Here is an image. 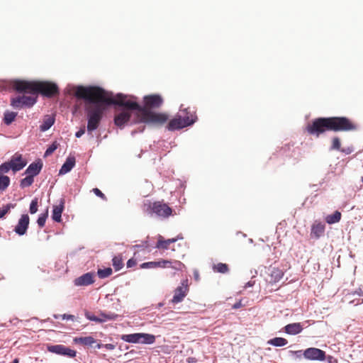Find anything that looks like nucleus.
Listing matches in <instances>:
<instances>
[{
    "label": "nucleus",
    "instance_id": "2eb2a0df",
    "mask_svg": "<svg viewBox=\"0 0 363 363\" xmlns=\"http://www.w3.org/2000/svg\"><path fill=\"white\" fill-rule=\"evenodd\" d=\"M325 224L319 222L314 223L311 227V236L315 239H318L325 232Z\"/></svg>",
    "mask_w": 363,
    "mask_h": 363
},
{
    "label": "nucleus",
    "instance_id": "9d476101",
    "mask_svg": "<svg viewBox=\"0 0 363 363\" xmlns=\"http://www.w3.org/2000/svg\"><path fill=\"white\" fill-rule=\"evenodd\" d=\"M163 100L158 94L145 96L144 97V103L146 110L147 108H158L162 104Z\"/></svg>",
    "mask_w": 363,
    "mask_h": 363
},
{
    "label": "nucleus",
    "instance_id": "c9c22d12",
    "mask_svg": "<svg viewBox=\"0 0 363 363\" xmlns=\"http://www.w3.org/2000/svg\"><path fill=\"white\" fill-rule=\"evenodd\" d=\"M58 147V144L57 142H54L52 143L46 150L45 154H44V157H48L49 155H50L51 154H52L55 150H57Z\"/></svg>",
    "mask_w": 363,
    "mask_h": 363
},
{
    "label": "nucleus",
    "instance_id": "b1692460",
    "mask_svg": "<svg viewBox=\"0 0 363 363\" xmlns=\"http://www.w3.org/2000/svg\"><path fill=\"white\" fill-rule=\"evenodd\" d=\"M267 343L274 347H283L288 344V341L284 337H274L269 340Z\"/></svg>",
    "mask_w": 363,
    "mask_h": 363
},
{
    "label": "nucleus",
    "instance_id": "9b49d317",
    "mask_svg": "<svg viewBox=\"0 0 363 363\" xmlns=\"http://www.w3.org/2000/svg\"><path fill=\"white\" fill-rule=\"evenodd\" d=\"M188 292V286L187 285H184L183 283L182 286H179L176 288L174 290V296L172 299V303L177 304L183 301L184 297L187 295Z\"/></svg>",
    "mask_w": 363,
    "mask_h": 363
},
{
    "label": "nucleus",
    "instance_id": "aec40b11",
    "mask_svg": "<svg viewBox=\"0 0 363 363\" xmlns=\"http://www.w3.org/2000/svg\"><path fill=\"white\" fill-rule=\"evenodd\" d=\"M55 123L54 116L46 115L43 121L42 124L40 125V130L42 132L47 131L49 130Z\"/></svg>",
    "mask_w": 363,
    "mask_h": 363
},
{
    "label": "nucleus",
    "instance_id": "bb28decb",
    "mask_svg": "<svg viewBox=\"0 0 363 363\" xmlns=\"http://www.w3.org/2000/svg\"><path fill=\"white\" fill-rule=\"evenodd\" d=\"M118 315L114 313H101L99 315L100 323L106 322V320H116L118 318Z\"/></svg>",
    "mask_w": 363,
    "mask_h": 363
},
{
    "label": "nucleus",
    "instance_id": "5701e85b",
    "mask_svg": "<svg viewBox=\"0 0 363 363\" xmlns=\"http://www.w3.org/2000/svg\"><path fill=\"white\" fill-rule=\"evenodd\" d=\"M177 240H178V238H171V239H167V240H163V238L161 235H160L156 247H157L159 249L162 248V249L167 250V249H168L169 245L170 244L175 242Z\"/></svg>",
    "mask_w": 363,
    "mask_h": 363
},
{
    "label": "nucleus",
    "instance_id": "cd10ccee",
    "mask_svg": "<svg viewBox=\"0 0 363 363\" xmlns=\"http://www.w3.org/2000/svg\"><path fill=\"white\" fill-rule=\"evenodd\" d=\"M284 276L283 272L278 268H273L271 272V277L273 281L277 282L282 279Z\"/></svg>",
    "mask_w": 363,
    "mask_h": 363
},
{
    "label": "nucleus",
    "instance_id": "4c0bfd02",
    "mask_svg": "<svg viewBox=\"0 0 363 363\" xmlns=\"http://www.w3.org/2000/svg\"><path fill=\"white\" fill-rule=\"evenodd\" d=\"M10 169L13 171V167L9 162H4L0 165V174L7 173Z\"/></svg>",
    "mask_w": 363,
    "mask_h": 363
},
{
    "label": "nucleus",
    "instance_id": "412c9836",
    "mask_svg": "<svg viewBox=\"0 0 363 363\" xmlns=\"http://www.w3.org/2000/svg\"><path fill=\"white\" fill-rule=\"evenodd\" d=\"M63 204L64 201L63 200H61L60 204L54 206L52 214V218L53 220L56 222L61 221V216L64 208Z\"/></svg>",
    "mask_w": 363,
    "mask_h": 363
},
{
    "label": "nucleus",
    "instance_id": "ea45409f",
    "mask_svg": "<svg viewBox=\"0 0 363 363\" xmlns=\"http://www.w3.org/2000/svg\"><path fill=\"white\" fill-rule=\"evenodd\" d=\"M30 213L31 214H33L37 212L38 211V199H34L32 200L30 205Z\"/></svg>",
    "mask_w": 363,
    "mask_h": 363
},
{
    "label": "nucleus",
    "instance_id": "72a5a7b5",
    "mask_svg": "<svg viewBox=\"0 0 363 363\" xmlns=\"http://www.w3.org/2000/svg\"><path fill=\"white\" fill-rule=\"evenodd\" d=\"M112 274V269L110 267L104 269H99L97 272V274L99 278L104 279L108 277H109Z\"/></svg>",
    "mask_w": 363,
    "mask_h": 363
},
{
    "label": "nucleus",
    "instance_id": "c756f323",
    "mask_svg": "<svg viewBox=\"0 0 363 363\" xmlns=\"http://www.w3.org/2000/svg\"><path fill=\"white\" fill-rule=\"evenodd\" d=\"M113 267L116 271H119L123 267V259L121 255L114 256L112 259Z\"/></svg>",
    "mask_w": 363,
    "mask_h": 363
},
{
    "label": "nucleus",
    "instance_id": "7ed1b4c3",
    "mask_svg": "<svg viewBox=\"0 0 363 363\" xmlns=\"http://www.w3.org/2000/svg\"><path fill=\"white\" fill-rule=\"evenodd\" d=\"M124 108L115 116L114 122L117 126H122L125 123L128 122L131 117L130 111H135L136 119L135 123H164L167 120V116L162 113H155L150 111L142 108L139 105L138 108H130L124 105H120Z\"/></svg>",
    "mask_w": 363,
    "mask_h": 363
},
{
    "label": "nucleus",
    "instance_id": "13d9d810",
    "mask_svg": "<svg viewBox=\"0 0 363 363\" xmlns=\"http://www.w3.org/2000/svg\"><path fill=\"white\" fill-rule=\"evenodd\" d=\"M104 346V345L103 344H101V343H97L95 346H94V347L97 348V349H101V348H103Z\"/></svg>",
    "mask_w": 363,
    "mask_h": 363
},
{
    "label": "nucleus",
    "instance_id": "3c124183",
    "mask_svg": "<svg viewBox=\"0 0 363 363\" xmlns=\"http://www.w3.org/2000/svg\"><path fill=\"white\" fill-rule=\"evenodd\" d=\"M85 133V128L83 127V128H81L76 133H75V136L77 138H80L82 135H84Z\"/></svg>",
    "mask_w": 363,
    "mask_h": 363
},
{
    "label": "nucleus",
    "instance_id": "c03bdc74",
    "mask_svg": "<svg viewBox=\"0 0 363 363\" xmlns=\"http://www.w3.org/2000/svg\"><path fill=\"white\" fill-rule=\"evenodd\" d=\"M92 191L97 196L101 198L103 200H106V197L104 194L102 193L98 188H94Z\"/></svg>",
    "mask_w": 363,
    "mask_h": 363
},
{
    "label": "nucleus",
    "instance_id": "393cba45",
    "mask_svg": "<svg viewBox=\"0 0 363 363\" xmlns=\"http://www.w3.org/2000/svg\"><path fill=\"white\" fill-rule=\"evenodd\" d=\"M155 342V336L152 334L140 333V343L151 345Z\"/></svg>",
    "mask_w": 363,
    "mask_h": 363
},
{
    "label": "nucleus",
    "instance_id": "4468645a",
    "mask_svg": "<svg viewBox=\"0 0 363 363\" xmlns=\"http://www.w3.org/2000/svg\"><path fill=\"white\" fill-rule=\"evenodd\" d=\"M13 167V172H17L23 169V157L19 152L15 153L9 161Z\"/></svg>",
    "mask_w": 363,
    "mask_h": 363
},
{
    "label": "nucleus",
    "instance_id": "49530a36",
    "mask_svg": "<svg viewBox=\"0 0 363 363\" xmlns=\"http://www.w3.org/2000/svg\"><path fill=\"white\" fill-rule=\"evenodd\" d=\"M136 264H137L136 260L133 258H131V259H128L127 262V267H128V268L133 267L135 266Z\"/></svg>",
    "mask_w": 363,
    "mask_h": 363
},
{
    "label": "nucleus",
    "instance_id": "603ef678",
    "mask_svg": "<svg viewBox=\"0 0 363 363\" xmlns=\"http://www.w3.org/2000/svg\"><path fill=\"white\" fill-rule=\"evenodd\" d=\"M290 353L295 355L297 358H301V355H303L302 350L290 351Z\"/></svg>",
    "mask_w": 363,
    "mask_h": 363
},
{
    "label": "nucleus",
    "instance_id": "6ab92c4d",
    "mask_svg": "<svg viewBox=\"0 0 363 363\" xmlns=\"http://www.w3.org/2000/svg\"><path fill=\"white\" fill-rule=\"evenodd\" d=\"M74 342L77 344L89 347H93L94 344L96 343V340L91 336L75 337Z\"/></svg>",
    "mask_w": 363,
    "mask_h": 363
},
{
    "label": "nucleus",
    "instance_id": "e433bc0d",
    "mask_svg": "<svg viewBox=\"0 0 363 363\" xmlns=\"http://www.w3.org/2000/svg\"><path fill=\"white\" fill-rule=\"evenodd\" d=\"M11 105L13 108H19L23 105V96H18L11 99Z\"/></svg>",
    "mask_w": 363,
    "mask_h": 363
},
{
    "label": "nucleus",
    "instance_id": "79ce46f5",
    "mask_svg": "<svg viewBox=\"0 0 363 363\" xmlns=\"http://www.w3.org/2000/svg\"><path fill=\"white\" fill-rule=\"evenodd\" d=\"M85 316L89 320L100 323L101 320L99 315L96 316L91 313L87 312L85 313Z\"/></svg>",
    "mask_w": 363,
    "mask_h": 363
},
{
    "label": "nucleus",
    "instance_id": "8fccbe9b",
    "mask_svg": "<svg viewBox=\"0 0 363 363\" xmlns=\"http://www.w3.org/2000/svg\"><path fill=\"white\" fill-rule=\"evenodd\" d=\"M28 223H29V217L28 215L24 214V233H26V230L27 229Z\"/></svg>",
    "mask_w": 363,
    "mask_h": 363
},
{
    "label": "nucleus",
    "instance_id": "0eeeda50",
    "mask_svg": "<svg viewBox=\"0 0 363 363\" xmlns=\"http://www.w3.org/2000/svg\"><path fill=\"white\" fill-rule=\"evenodd\" d=\"M43 167V163L40 159L29 164L24 172V174H26V177H24V186H29L33 183L34 177L39 174Z\"/></svg>",
    "mask_w": 363,
    "mask_h": 363
},
{
    "label": "nucleus",
    "instance_id": "bf43d9fd",
    "mask_svg": "<svg viewBox=\"0 0 363 363\" xmlns=\"http://www.w3.org/2000/svg\"><path fill=\"white\" fill-rule=\"evenodd\" d=\"M252 284L249 281L246 284L245 287L252 286Z\"/></svg>",
    "mask_w": 363,
    "mask_h": 363
},
{
    "label": "nucleus",
    "instance_id": "1a4fd4ad",
    "mask_svg": "<svg viewBox=\"0 0 363 363\" xmlns=\"http://www.w3.org/2000/svg\"><path fill=\"white\" fill-rule=\"evenodd\" d=\"M303 356L306 359L311 361H323L325 359V352L316 347H309L303 352Z\"/></svg>",
    "mask_w": 363,
    "mask_h": 363
},
{
    "label": "nucleus",
    "instance_id": "473e14b6",
    "mask_svg": "<svg viewBox=\"0 0 363 363\" xmlns=\"http://www.w3.org/2000/svg\"><path fill=\"white\" fill-rule=\"evenodd\" d=\"M10 179L7 176L0 175V191H4L9 185Z\"/></svg>",
    "mask_w": 363,
    "mask_h": 363
},
{
    "label": "nucleus",
    "instance_id": "6e6d98bb",
    "mask_svg": "<svg viewBox=\"0 0 363 363\" xmlns=\"http://www.w3.org/2000/svg\"><path fill=\"white\" fill-rule=\"evenodd\" d=\"M242 306V303L240 301L239 302H237L235 303L233 306V308L234 309H238L239 308H240Z\"/></svg>",
    "mask_w": 363,
    "mask_h": 363
},
{
    "label": "nucleus",
    "instance_id": "ddd939ff",
    "mask_svg": "<svg viewBox=\"0 0 363 363\" xmlns=\"http://www.w3.org/2000/svg\"><path fill=\"white\" fill-rule=\"evenodd\" d=\"M171 262L168 260H161L158 262H144L140 265V268L142 269H151L156 267H170Z\"/></svg>",
    "mask_w": 363,
    "mask_h": 363
},
{
    "label": "nucleus",
    "instance_id": "680f3d73",
    "mask_svg": "<svg viewBox=\"0 0 363 363\" xmlns=\"http://www.w3.org/2000/svg\"><path fill=\"white\" fill-rule=\"evenodd\" d=\"M19 183H20V186H23V179H21V180L19 181Z\"/></svg>",
    "mask_w": 363,
    "mask_h": 363
},
{
    "label": "nucleus",
    "instance_id": "0e129e2a",
    "mask_svg": "<svg viewBox=\"0 0 363 363\" xmlns=\"http://www.w3.org/2000/svg\"><path fill=\"white\" fill-rule=\"evenodd\" d=\"M362 183H363V175H362Z\"/></svg>",
    "mask_w": 363,
    "mask_h": 363
},
{
    "label": "nucleus",
    "instance_id": "a19ab883",
    "mask_svg": "<svg viewBox=\"0 0 363 363\" xmlns=\"http://www.w3.org/2000/svg\"><path fill=\"white\" fill-rule=\"evenodd\" d=\"M331 150H337L340 151V150H341L340 141L338 138H334L333 139V145L331 147Z\"/></svg>",
    "mask_w": 363,
    "mask_h": 363
},
{
    "label": "nucleus",
    "instance_id": "052dcab7",
    "mask_svg": "<svg viewBox=\"0 0 363 363\" xmlns=\"http://www.w3.org/2000/svg\"><path fill=\"white\" fill-rule=\"evenodd\" d=\"M12 363H18V359H13V361L12 362Z\"/></svg>",
    "mask_w": 363,
    "mask_h": 363
},
{
    "label": "nucleus",
    "instance_id": "e2e57ef3",
    "mask_svg": "<svg viewBox=\"0 0 363 363\" xmlns=\"http://www.w3.org/2000/svg\"><path fill=\"white\" fill-rule=\"evenodd\" d=\"M23 165H24V167L26 165V162H24Z\"/></svg>",
    "mask_w": 363,
    "mask_h": 363
},
{
    "label": "nucleus",
    "instance_id": "a211bd4d",
    "mask_svg": "<svg viewBox=\"0 0 363 363\" xmlns=\"http://www.w3.org/2000/svg\"><path fill=\"white\" fill-rule=\"evenodd\" d=\"M38 99V93L28 91L24 94V106L30 107L33 106Z\"/></svg>",
    "mask_w": 363,
    "mask_h": 363
},
{
    "label": "nucleus",
    "instance_id": "f8f14e48",
    "mask_svg": "<svg viewBox=\"0 0 363 363\" xmlns=\"http://www.w3.org/2000/svg\"><path fill=\"white\" fill-rule=\"evenodd\" d=\"M94 282V274L91 272L84 274L74 280V284L77 286H89Z\"/></svg>",
    "mask_w": 363,
    "mask_h": 363
},
{
    "label": "nucleus",
    "instance_id": "09e8293b",
    "mask_svg": "<svg viewBox=\"0 0 363 363\" xmlns=\"http://www.w3.org/2000/svg\"><path fill=\"white\" fill-rule=\"evenodd\" d=\"M61 317L63 320H74V315H73L63 314L61 315Z\"/></svg>",
    "mask_w": 363,
    "mask_h": 363
},
{
    "label": "nucleus",
    "instance_id": "6e6552de",
    "mask_svg": "<svg viewBox=\"0 0 363 363\" xmlns=\"http://www.w3.org/2000/svg\"><path fill=\"white\" fill-rule=\"evenodd\" d=\"M46 348L49 352L71 358L76 357L77 354V352L75 350H72L63 345L48 344L47 345Z\"/></svg>",
    "mask_w": 363,
    "mask_h": 363
},
{
    "label": "nucleus",
    "instance_id": "de8ad7c7",
    "mask_svg": "<svg viewBox=\"0 0 363 363\" xmlns=\"http://www.w3.org/2000/svg\"><path fill=\"white\" fill-rule=\"evenodd\" d=\"M147 247H148V244H147V241H143L140 245H135L133 246V248H143V249L146 248Z\"/></svg>",
    "mask_w": 363,
    "mask_h": 363
},
{
    "label": "nucleus",
    "instance_id": "20e7f679",
    "mask_svg": "<svg viewBox=\"0 0 363 363\" xmlns=\"http://www.w3.org/2000/svg\"><path fill=\"white\" fill-rule=\"evenodd\" d=\"M28 91L37 92L50 98L58 94L59 89L56 84L49 82H28L24 80V94Z\"/></svg>",
    "mask_w": 363,
    "mask_h": 363
},
{
    "label": "nucleus",
    "instance_id": "5fc2aeb1",
    "mask_svg": "<svg viewBox=\"0 0 363 363\" xmlns=\"http://www.w3.org/2000/svg\"><path fill=\"white\" fill-rule=\"evenodd\" d=\"M104 347L108 350H112L115 348V345L113 344H105Z\"/></svg>",
    "mask_w": 363,
    "mask_h": 363
},
{
    "label": "nucleus",
    "instance_id": "423d86ee",
    "mask_svg": "<svg viewBox=\"0 0 363 363\" xmlns=\"http://www.w3.org/2000/svg\"><path fill=\"white\" fill-rule=\"evenodd\" d=\"M143 210L147 216L161 218H167L172 213V208L166 203L161 201L150 202L147 201L144 203Z\"/></svg>",
    "mask_w": 363,
    "mask_h": 363
},
{
    "label": "nucleus",
    "instance_id": "39448f33",
    "mask_svg": "<svg viewBox=\"0 0 363 363\" xmlns=\"http://www.w3.org/2000/svg\"><path fill=\"white\" fill-rule=\"evenodd\" d=\"M196 116L190 113L188 108H180L177 117L172 119L167 125L169 130H179L192 125L196 121Z\"/></svg>",
    "mask_w": 363,
    "mask_h": 363
},
{
    "label": "nucleus",
    "instance_id": "37998d69",
    "mask_svg": "<svg viewBox=\"0 0 363 363\" xmlns=\"http://www.w3.org/2000/svg\"><path fill=\"white\" fill-rule=\"evenodd\" d=\"M10 205H6L0 208V218H2L10 210Z\"/></svg>",
    "mask_w": 363,
    "mask_h": 363
},
{
    "label": "nucleus",
    "instance_id": "f257e3e1",
    "mask_svg": "<svg viewBox=\"0 0 363 363\" xmlns=\"http://www.w3.org/2000/svg\"><path fill=\"white\" fill-rule=\"evenodd\" d=\"M74 94L77 98L91 104L86 108L89 133L98 128L105 110L104 105H124L130 108H139V104L135 101L125 100V95L118 94L116 99H113L111 93L97 86H77L75 87Z\"/></svg>",
    "mask_w": 363,
    "mask_h": 363
},
{
    "label": "nucleus",
    "instance_id": "2f4dec72",
    "mask_svg": "<svg viewBox=\"0 0 363 363\" xmlns=\"http://www.w3.org/2000/svg\"><path fill=\"white\" fill-rule=\"evenodd\" d=\"M213 269L214 272L222 274H225L229 270L228 264L221 262L214 264L213 266Z\"/></svg>",
    "mask_w": 363,
    "mask_h": 363
},
{
    "label": "nucleus",
    "instance_id": "4d7b16f0",
    "mask_svg": "<svg viewBox=\"0 0 363 363\" xmlns=\"http://www.w3.org/2000/svg\"><path fill=\"white\" fill-rule=\"evenodd\" d=\"M175 264H176V265L174 266L173 267L175 269H180L181 267L182 266V264L180 262H175Z\"/></svg>",
    "mask_w": 363,
    "mask_h": 363
},
{
    "label": "nucleus",
    "instance_id": "a18cd8bd",
    "mask_svg": "<svg viewBox=\"0 0 363 363\" xmlns=\"http://www.w3.org/2000/svg\"><path fill=\"white\" fill-rule=\"evenodd\" d=\"M354 151V148L352 146L347 147L341 148L340 152L345 153V155H350Z\"/></svg>",
    "mask_w": 363,
    "mask_h": 363
},
{
    "label": "nucleus",
    "instance_id": "a878e982",
    "mask_svg": "<svg viewBox=\"0 0 363 363\" xmlns=\"http://www.w3.org/2000/svg\"><path fill=\"white\" fill-rule=\"evenodd\" d=\"M341 219L340 212L336 211L334 213L328 215L325 218V221L328 224H333L338 223Z\"/></svg>",
    "mask_w": 363,
    "mask_h": 363
},
{
    "label": "nucleus",
    "instance_id": "7c9ffc66",
    "mask_svg": "<svg viewBox=\"0 0 363 363\" xmlns=\"http://www.w3.org/2000/svg\"><path fill=\"white\" fill-rule=\"evenodd\" d=\"M17 113L13 111H6L4 113V122L6 125L11 124L16 118Z\"/></svg>",
    "mask_w": 363,
    "mask_h": 363
},
{
    "label": "nucleus",
    "instance_id": "864d4df0",
    "mask_svg": "<svg viewBox=\"0 0 363 363\" xmlns=\"http://www.w3.org/2000/svg\"><path fill=\"white\" fill-rule=\"evenodd\" d=\"M325 359L328 360V363H337V360L332 356L329 355L327 357H325Z\"/></svg>",
    "mask_w": 363,
    "mask_h": 363
},
{
    "label": "nucleus",
    "instance_id": "f3484780",
    "mask_svg": "<svg viewBox=\"0 0 363 363\" xmlns=\"http://www.w3.org/2000/svg\"><path fill=\"white\" fill-rule=\"evenodd\" d=\"M303 330V327L300 323H294L286 325L284 327V331L289 335H295L299 334Z\"/></svg>",
    "mask_w": 363,
    "mask_h": 363
},
{
    "label": "nucleus",
    "instance_id": "f704fd0d",
    "mask_svg": "<svg viewBox=\"0 0 363 363\" xmlns=\"http://www.w3.org/2000/svg\"><path fill=\"white\" fill-rule=\"evenodd\" d=\"M48 216V210L45 213H41L39 216V217H38V218L37 220V223H38V226L40 228L44 227Z\"/></svg>",
    "mask_w": 363,
    "mask_h": 363
},
{
    "label": "nucleus",
    "instance_id": "58836bf2",
    "mask_svg": "<svg viewBox=\"0 0 363 363\" xmlns=\"http://www.w3.org/2000/svg\"><path fill=\"white\" fill-rule=\"evenodd\" d=\"M14 231L19 235H23V215L19 218L18 225L15 227Z\"/></svg>",
    "mask_w": 363,
    "mask_h": 363
},
{
    "label": "nucleus",
    "instance_id": "dca6fc26",
    "mask_svg": "<svg viewBox=\"0 0 363 363\" xmlns=\"http://www.w3.org/2000/svg\"><path fill=\"white\" fill-rule=\"evenodd\" d=\"M75 158L74 157H68L66 161L61 167L59 174H65L69 172L75 165Z\"/></svg>",
    "mask_w": 363,
    "mask_h": 363
},
{
    "label": "nucleus",
    "instance_id": "c85d7f7f",
    "mask_svg": "<svg viewBox=\"0 0 363 363\" xmlns=\"http://www.w3.org/2000/svg\"><path fill=\"white\" fill-rule=\"evenodd\" d=\"M10 87L19 93L23 92V80H12L9 82Z\"/></svg>",
    "mask_w": 363,
    "mask_h": 363
},
{
    "label": "nucleus",
    "instance_id": "4be33fe9",
    "mask_svg": "<svg viewBox=\"0 0 363 363\" xmlns=\"http://www.w3.org/2000/svg\"><path fill=\"white\" fill-rule=\"evenodd\" d=\"M121 340L130 343H140V333L123 335Z\"/></svg>",
    "mask_w": 363,
    "mask_h": 363
},
{
    "label": "nucleus",
    "instance_id": "f03ea898",
    "mask_svg": "<svg viewBox=\"0 0 363 363\" xmlns=\"http://www.w3.org/2000/svg\"><path fill=\"white\" fill-rule=\"evenodd\" d=\"M356 129V125L346 117L319 118L307 127V130L310 134L317 136L327 130L339 132L350 131Z\"/></svg>",
    "mask_w": 363,
    "mask_h": 363
}]
</instances>
